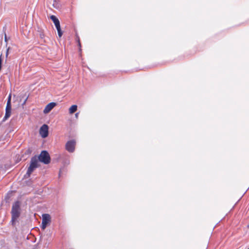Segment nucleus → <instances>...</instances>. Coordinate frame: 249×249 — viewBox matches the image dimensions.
<instances>
[{"label":"nucleus","instance_id":"nucleus-3","mask_svg":"<svg viewBox=\"0 0 249 249\" xmlns=\"http://www.w3.org/2000/svg\"><path fill=\"white\" fill-rule=\"evenodd\" d=\"M11 95L10 94L8 98V100L7 102V105L5 109V116L3 119V121H5L8 118H9L11 115Z\"/></svg>","mask_w":249,"mask_h":249},{"label":"nucleus","instance_id":"nucleus-12","mask_svg":"<svg viewBox=\"0 0 249 249\" xmlns=\"http://www.w3.org/2000/svg\"><path fill=\"white\" fill-rule=\"evenodd\" d=\"M55 27L57 29L58 35L59 37H61L63 35V32H62L60 28V24H58V25H56Z\"/></svg>","mask_w":249,"mask_h":249},{"label":"nucleus","instance_id":"nucleus-8","mask_svg":"<svg viewBox=\"0 0 249 249\" xmlns=\"http://www.w3.org/2000/svg\"><path fill=\"white\" fill-rule=\"evenodd\" d=\"M38 161L39 160L37 157L35 156L31 158L30 163L33 165L37 166L38 167L39 166Z\"/></svg>","mask_w":249,"mask_h":249},{"label":"nucleus","instance_id":"nucleus-10","mask_svg":"<svg viewBox=\"0 0 249 249\" xmlns=\"http://www.w3.org/2000/svg\"><path fill=\"white\" fill-rule=\"evenodd\" d=\"M50 18L53 21L55 26L60 24L58 19L55 16L52 15L51 16Z\"/></svg>","mask_w":249,"mask_h":249},{"label":"nucleus","instance_id":"nucleus-16","mask_svg":"<svg viewBox=\"0 0 249 249\" xmlns=\"http://www.w3.org/2000/svg\"><path fill=\"white\" fill-rule=\"evenodd\" d=\"M77 42H78V46L79 47V50L81 51V43H80V39H79V37H78V38L77 39Z\"/></svg>","mask_w":249,"mask_h":249},{"label":"nucleus","instance_id":"nucleus-9","mask_svg":"<svg viewBox=\"0 0 249 249\" xmlns=\"http://www.w3.org/2000/svg\"><path fill=\"white\" fill-rule=\"evenodd\" d=\"M37 168V166L33 165V164L30 163V166L29 167L26 174L28 175V176H30V175L33 173V172L35 170V169Z\"/></svg>","mask_w":249,"mask_h":249},{"label":"nucleus","instance_id":"nucleus-11","mask_svg":"<svg viewBox=\"0 0 249 249\" xmlns=\"http://www.w3.org/2000/svg\"><path fill=\"white\" fill-rule=\"evenodd\" d=\"M77 109V106L76 105H72L69 108V113L70 114H73L74 113Z\"/></svg>","mask_w":249,"mask_h":249},{"label":"nucleus","instance_id":"nucleus-5","mask_svg":"<svg viewBox=\"0 0 249 249\" xmlns=\"http://www.w3.org/2000/svg\"><path fill=\"white\" fill-rule=\"evenodd\" d=\"M76 142L74 140L68 141L65 145L66 149L69 152L72 153L75 150Z\"/></svg>","mask_w":249,"mask_h":249},{"label":"nucleus","instance_id":"nucleus-19","mask_svg":"<svg viewBox=\"0 0 249 249\" xmlns=\"http://www.w3.org/2000/svg\"><path fill=\"white\" fill-rule=\"evenodd\" d=\"M78 113H76L75 114V117H76V118H77V117H78Z\"/></svg>","mask_w":249,"mask_h":249},{"label":"nucleus","instance_id":"nucleus-18","mask_svg":"<svg viewBox=\"0 0 249 249\" xmlns=\"http://www.w3.org/2000/svg\"><path fill=\"white\" fill-rule=\"evenodd\" d=\"M9 48L7 49V51H6V57H7L8 55V51H9Z\"/></svg>","mask_w":249,"mask_h":249},{"label":"nucleus","instance_id":"nucleus-7","mask_svg":"<svg viewBox=\"0 0 249 249\" xmlns=\"http://www.w3.org/2000/svg\"><path fill=\"white\" fill-rule=\"evenodd\" d=\"M56 106V103L52 102L48 104L44 109V113H49L55 106Z\"/></svg>","mask_w":249,"mask_h":249},{"label":"nucleus","instance_id":"nucleus-17","mask_svg":"<svg viewBox=\"0 0 249 249\" xmlns=\"http://www.w3.org/2000/svg\"><path fill=\"white\" fill-rule=\"evenodd\" d=\"M27 99H28V97H27L24 101L23 103L22 104V106H24L25 104H26V102L27 100Z\"/></svg>","mask_w":249,"mask_h":249},{"label":"nucleus","instance_id":"nucleus-4","mask_svg":"<svg viewBox=\"0 0 249 249\" xmlns=\"http://www.w3.org/2000/svg\"><path fill=\"white\" fill-rule=\"evenodd\" d=\"M51 221V216L49 214H42V221L41 224V229L44 230L48 224Z\"/></svg>","mask_w":249,"mask_h":249},{"label":"nucleus","instance_id":"nucleus-13","mask_svg":"<svg viewBox=\"0 0 249 249\" xmlns=\"http://www.w3.org/2000/svg\"><path fill=\"white\" fill-rule=\"evenodd\" d=\"M55 27L57 29L58 35L59 37H61L63 35V32H62L60 28V24H58V25H56Z\"/></svg>","mask_w":249,"mask_h":249},{"label":"nucleus","instance_id":"nucleus-1","mask_svg":"<svg viewBox=\"0 0 249 249\" xmlns=\"http://www.w3.org/2000/svg\"><path fill=\"white\" fill-rule=\"evenodd\" d=\"M11 223L12 225L14 226L15 224L16 221L20 215V202L19 201H16L13 204L11 210Z\"/></svg>","mask_w":249,"mask_h":249},{"label":"nucleus","instance_id":"nucleus-15","mask_svg":"<svg viewBox=\"0 0 249 249\" xmlns=\"http://www.w3.org/2000/svg\"><path fill=\"white\" fill-rule=\"evenodd\" d=\"M2 54L0 55V71L1 70L2 67Z\"/></svg>","mask_w":249,"mask_h":249},{"label":"nucleus","instance_id":"nucleus-21","mask_svg":"<svg viewBox=\"0 0 249 249\" xmlns=\"http://www.w3.org/2000/svg\"><path fill=\"white\" fill-rule=\"evenodd\" d=\"M248 249H249V248Z\"/></svg>","mask_w":249,"mask_h":249},{"label":"nucleus","instance_id":"nucleus-20","mask_svg":"<svg viewBox=\"0 0 249 249\" xmlns=\"http://www.w3.org/2000/svg\"><path fill=\"white\" fill-rule=\"evenodd\" d=\"M5 41H7V37H6V35H5Z\"/></svg>","mask_w":249,"mask_h":249},{"label":"nucleus","instance_id":"nucleus-6","mask_svg":"<svg viewBox=\"0 0 249 249\" xmlns=\"http://www.w3.org/2000/svg\"><path fill=\"white\" fill-rule=\"evenodd\" d=\"M48 126L45 124L40 127L39 133L42 138H45L48 136Z\"/></svg>","mask_w":249,"mask_h":249},{"label":"nucleus","instance_id":"nucleus-2","mask_svg":"<svg viewBox=\"0 0 249 249\" xmlns=\"http://www.w3.org/2000/svg\"><path fill=\"white\" fill-rule=\"evenodd\" d=\"M39 161L44 164H48L50 162L51 159L50 155L46 151H42L39 156L37 157Z\"/></svg>","mask_w":249,"mask_h":249},{"label":"nucleus","instance_id":"nucleus-14","mask_svg":"<svg viewBox=\"0 0 249 249\" xmlns=\"http://www.w3.org/2000/svg\"><path fill=\"white\" fill-rule=\"evenodd\" d=\"M55 27L57 29L58 35L59 37H61L63 35V32H62L60 28V24H58V25H56Z\"/></svg>","mask_w":249,"mask_h":249}]
</instances>
